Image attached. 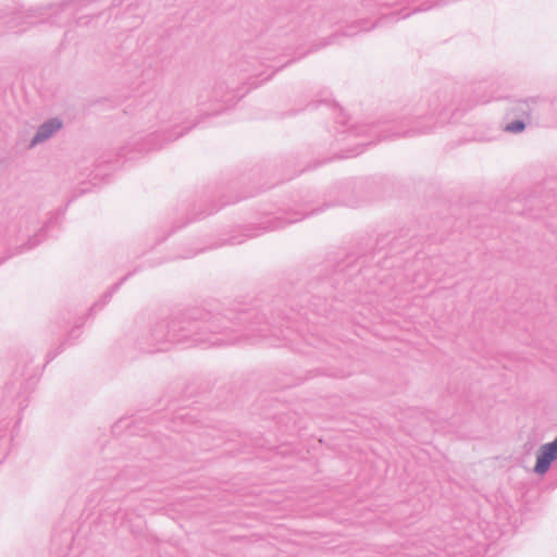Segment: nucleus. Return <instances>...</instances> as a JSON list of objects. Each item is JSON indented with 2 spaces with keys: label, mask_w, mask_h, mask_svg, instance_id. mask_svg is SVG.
<instances>
[{
  "label": "nucleus",
  "mask_w": 557,
  "mask_h": 557,
  "mask_svg": "<svg viewBox=\"0 0 557 557\" xmlns=\"http://www.w3.org/2000/svg\"><path fill=\"white\" fill-rule=\"evenodd\" d=\"M281 327L282 324L270 322L256 308H228L223 311L190 308L170 320L157 322L149 333V346L156 348L146 350H166L168 344H182L186 348L231 345L243 337L278 336L283 332Z\"/></svg>",
  "instance_id": "obj_1"
},
{
  "label": "nucleus",
  "mask_w": 557,
  "mask_h": 557,
  "mask_svg": "<svg viewBox=\"0 0 557 557\" xmlns=\"http://www.w3.org/2000/svg\"><path fill=\"white\" fill-rule=\"evenodd\" d=\"M456 103L457 100L451 92L445 90L433 95L421 107L407 109L394 120L355 126L349 132L356 136L377 137L376 141L429 134L433 129V124L424 123L423 120L433 115L441 116L448 110L457 111L468 108L461 104V100H458V104Z\"/></svg>",
  "instance_id": "obj_2"
},
{
  "label": "nucleus",
  "mask_w": 557,
  "mask_h": 557,
  "mask_svg": "<svg viewBox=\"0 0 557 557\" xmlns=\"http://www.w3.org/2000/svg\"><path fill=\"white\" fill-rule=\"evenodd\" d=\"M64 214L65 209L55 210L40 227H37L38 215L35 212H24L12 219L0 235V264L36 248L46 238V233L61 223Z\"/></svg>",
  "instance_id": "obj_3"
},
{
  "label": "nucleus",
  "mask_w": 557,
  "mask_h": 557,
  "mask_svg": "<svg viewBox=\"0 0 557 557\" xmlns=\"http://www.w3.org/2000/svg\"><path fill=\"white\" fill-rule=\"evenodd\" d=\"M37 383L34 369L26 362L13 371L11 380L4 385V401L14 405L13 410H23L27 406V395L32 393Z\"/></svg>",
  "instance_id": "obj_4"
},
{
  "label": "nucleus",
  "mask_w": 557,
  "mask_h": 557,
  "mask_svg": "<svg viewBox=\"0 0 557 557\" xmlns=\"http://www.w3.org/2000/svg\"><path fill=\"white\" fill-rule=\"evenodd\" d=\"M245 92L237 86H231L225 81H218L210 91L198 97V104L205 107L208 102L222 103L223 107L207 111V115H218L224 108L235 104Z\"/></svg>",
  "instance_id": "obj_5"
},
{
  "label": "nucleus",
  "mask_w": 557,
  "mask_h": 557,
  "mask_svg": "<svg viewBox=\"0 0 557 557\" xmlns=\"http://www.w3.org/2000/svg\"><path fill=\"white\" fill-rule=\"evenodd\" d=\"M196 125L197 123H193L188 126H185L180 132L175 133H173V131H170L168 127L158 129L148 135L143 143H135L136 150L139 152L158 150L163 146L164 143L173 141L182 137L185 133L194 128Z\"/></svg>",
  "instance_id": "obj_6"
},
{
  "label": "nucleus",
  "mask_w": 557,
  "mask_h": 557,
  "mask_svg": "<svg viewBox=\"0 0 557 557\" xmlns=\"http://www.w3.org/2000/svg\"><path fill=\"white\" fill-rule=\"evenodd\" d=\"M323 208L313 209L310 212H280L278 214L270 216L265 221H263L260 224L259 228L262 231H275L278 228H283L288 224L299 222L309 215L321 212Z\"/></svg>",
  "instance_id": "obj_7"
},
{
  "label": "nucleus",
  "mask_w": 557,
  "mask_h": 557,
  "mask_svg": "<svg viewBox=\"0 0 557 557\" xmlns=\"http://www.w3.org/2000/svg\"><path fill=\"white\" fill-rule=\"evenodd\" d=\"M541 103H544V100L540 97H529L527 99L513 100L511 101V106L507 110L506 115H512L530 122L535 108Z\"/></svg>",
  "instance_id": "obj_8"
},
{
  "label": "nucleus",
  "mask_w": 557,
  "mask_h": 557,
  "mask_svg": "<svg viewBox=\"0 0 557 557\" xmlns=\"http://www.w3.org/2000/svg\"><path fill=\"white\" fill-rule=\"evenodd\" d=\"M63 126V122L59 117H51L40 124L37 132L29 141L28 147L34 148L37 145L50 139Z\"/></svg>",
  "instance_id": "obj_9"
},
{
  "label": "nucleus",
  "mask_w": 557,
  "mask_h": 557,
  "mask_svg": "<svg viewBox=\"0 0 557 557\" xmlns=\"http://www.w3.org/2000/svg\"><path fill=\"white\" fill-rule=\"evenodd\" d=\"M367 24L368 22L366 20L352 22L351 24L347 25L346 28L341 34L335 33L332 36L325 38L324 41L321 44V47H325L327 45L336 42L339 36L351 37L357 35L361 30H368L374 27V24H372L370 27H367Z\"/></svg>",
  "instance_id": "obj_10"
},
{
  "label": "nucleus",
  "mask_w": 557,
  "mask_h": 557,
  "mask_svg": "<svg viewBox=\"0 0 557 557\" xmlns=\"http://www.w3.org/2000/svg\"><path fill=\"white\" fill-rule=\"evenodd\" d=\"M447 3V0H440V1H435V2H429V1H425L423 2L422 4L413 8L412 10L410 11H406V8L405 9H401L400 11H395L391 14V16L393 18H395L396 21L400 20V18H406L408 16H410L412 13H417V12H425V11H429L431 10L432 8H436V7H443Z\"/></svg>",
  "instance_id": "obj_11"
},
{
  "label": "nucleus",
  "mask_w": 557,
  "mask_h": 557,
  "mask_svg": "<svg viewBox=\"0 0 557 557\" xmlns=\"http://www.w3.org/2000/svg\"><path fill=\"white\" fill-rule=\"evenodd\" d=\"M133 273H134V272H128V273H127L126 275H124V276H123V277H122L117 283H115V284H114V285H113V286H112V287H111L107 293H104V294L102 295L101 299H100L98 302H96V304L90 308V310H89V314H92V312H94V310H95V308H96V307H100V308H102L103 306H106V305L110 301V299H111L112 295H113L116 290H119V288H120V287H121V286H122V285H123V284H124V283H125V282H126L131 276H132V275H133Z\"/></svg>",
  "instance_id": "obj_12"
},
{
  "label": "nucleus",
  "mask_w": 557,
  "mask_h": 557,
  "mask_svg": "<svg viewBox=\"0 0 557 557\" xmlns=\"http://www.w3.org/2000/svg\"><path fill=\"white\" fill-rule=\"evenodd\" d=\"M334 281V277L323 278L321 282H319L317 287H312L315 290L312 297L320 298L321 296H323L324 299L329 297H334V295L332 294Z\"/></svg>",
  "instance_id": "obj_13"
},
{
  "label": "nucleus",
  "mask_w": 557,
  "mask_h": 557,
  "mask_svg": "<svg viewBox=\"0 0 557 557\" xmlns=\"http://www.w3.org/2000/svg\"><path fill=\"white\" fill-rule=\"evenodd\" d=\"M527 127V121L523 119L517 117L516 120L507 123L504 126V131L510 134H520L522 133Z\"/></svg>",
  "instance_id": "obj_14"
},
{
  "label": "nucleus",
  "mask_w": 557,
  "mask_h": 557,
  "mask_svg": "<svg viewBox=\"0 0 557 557\" xmlns=\"http://www.w3.org/2000/svg\"><path fill=\"white\" fill-rule=\"evenodd\" d=\"M374 143H375V141L370 140V141H368V143H366V144L357 145L355 148H352V149L348 150L345 154H341V156H338V158L344 159V158H351V157H356V156H358V154L362 153L366 147L371 146V145H373Z\"/></svg>",
  "instance_id": "obj_15"
},
{
  "label": "nucleus",
  "mask_w": 557,
  "mask_h": 557,
  "mask_svg": "<svg viewBox=\"0 0 557 557\" xmlns=\"http://www.w3.org/2000/svg\"><path fill=\"white\" fill-rule=\"evenodd\" d=\"M518 206H519V202H518V201L512 202V203H511V207H510V212H512V213H517V214H528V215H529V216H531V218H540V216H541V214H539V213H533L531 208H530V209H529V211L527 212V211H524V210H520V209L518 208Z\"/></svg>",
  "instance_id": "obj_16"
},
{
  "label": "nucleus",
  "mask_w": 557,
  "mask_h": 557,
  "mask_svg": "<svg viewBox=\"0 0 557 557\" xmlns=\"http://www.w3.org/2000/svg\"><path fill=\"white\" fill-rule=\"evenodd\" d=\"M8 418H9V414L5 413L4 411H1L0 412V442L2 441V437H3V434H4V431L8 426Z\"/></svg>",
  "instance_id": "obj_17"
},
{
  "label": "nucleus",
  "mask_w": 557,
  "mask_h": 557,
  "mask_svg": "<svg viewBox=\"0 0 557 557\" xmlns=\"http://www.w3.org/2000/svg\"><path fill=\"white\" fill-rule=\"evenodd\" d=\"M333 110L336 113V116H335L336 123L345 125V123H346V115L343 112V109L339 108L338 106H333Z\"/></svg>",
  "instance_id": "obj_18"
},
{
  "label": "nucleus",
  "mask_w": 557,
  "mask_h": 557,
  "mask_svg": "<svg viewBox=\"0 0 557 557\" xmlns=\"http://www.w3.org/2000/svg\"><path fill=\"white\" fill-rule=\"evenodd\" d=\"M65 342L61 343L60 346L55 350H50L47 354V362L52 361L58 355H60L63 350Z\"/></svg>",
  "instance_id": "obj_19"
},
{
  "label": "nucleus",
  "mask_w": 557,
  "mask_h": 557,
  "mask_svg": "<svg viewBox=\"0 0 557 557\" xmlns=\"http://www.w3.org/2000/svg\"><path fill=\"white\" fill-rule=\"evenodd\" d=\"M79 329H81V325H76L75 327H73L69 333V338L79 337V335H81Z\"/></svg>",
  "instance_id": "obj_20"
},
{
  "label": "nucleus",
  "mask_w": 557,
  "mask_h": 557,
  "mask_svg": "<svg viewBox=\"0 0 557 557\" xmlns=\"http://www.w3.org/2000/svg\"><path fill=\"white\" fill-rule=\"evenodd\" d=\"M244 242V239H239L237 236H232L227 239L230 245H239Z\"/></svg>",
  "instance_id": "obj_21"
},
{
  "label": "nucleus",
  "mask_w": 557,
  "mask_h": 557,
  "mask_svg": "<svg viewBox=\"0 0 557 557\" xmlns=\"http://www.w3.org/2000/svg\"><path fill=\"white\" fill-rule=\"evenodd\" d=\"M89 22V17L88 16H82L77 20V25H87Z\"/></svg>",
  "instance_id": "obj_22"
},
{
  "label": "nucleus",
  "mask_w": 557,
  "mask_h": 557,
  "mask_svg": "<svg viewBox=\"0 0 557 557\" xmlns=\"http://www.w3.org/2000/svg\"><path fill=\"white\" fill-rule=\"evenodd\" d=\"M228 202H223L220 207H214L212 208L210 211H208L205 215H208V214H212L213 212L218 211L220 208H222L223 206L227 205Z\"/></svg>",
  "instance_id": "obj_23"
},
{
  "label": "nucleus",
  "mask_w": 557,
  "mask_h": 557,
  "mask_svg": "<svg viewBox=\"0 0 557 557\" xmlns=\"http://www.w3.org/2000/svg\"><path fill=\"white\" fill-rule=\"evenodd\" d=\"M490 99L488 98H476L473 100V103H485V102H488Z\"/></svg>",
  "instance_id": "obj_24"
},
{
  "label": "nucleus",
  "mask_w": 557,
  "mask_h": 557,
  "mask_svg": "<svg viewBox=\"0 0 557 557\" xmlns=\"http://www.w3.org/2000/svg\"><path fill=\"white\" fill-rule=\"evenodd\" d=\"M257 235H258V233H256V232L245 234L246 237H255Z\"/></svg>",
  "instance_id": "obj_25"
},
{
  "label": "nucleus",
  "mask_w": 557,
  "mask_h": 557,
  "mask_svg": "<svg viewBox=\"0 0 557 557\" xmlns=\"http://www.w3.org/2000/svg\"><path fill=\"white\" fill-rule=\"evenodd\" d=\"M343 270H344V267H342V265H337V267H336V270H335V274H337V273L342 272Z\"/></svg>",
  "instance_id": "obj_26"
},
{
  "label": "nucleus",
  "mask_w": 557,
  "mask_h": 557,
  "mask_svg": "<svg viewBox=\"0 0 557 557\" xmlns=\"http://www.w3.org/2000/svg\"><path fill=\"white\" fill-rule=\"evenodd\" d=\"M171 122H173V123L171 124V127H172V128H174V129H176V127H177L176 120H171Z\"/></svg>",
  "instance_id": "obj_27"
},
{
  "label": "nucleus",
  "mask_w": 557,
  "mask_h": 557,
  "mask_svg": "<svg viewBox=\"0 0 557 557\" xmlns=\"http://www.w3.org/2000/svg\"><path fill=\"white\" fill-rule=\"evenodd\" d=\"M255 76H257V74H252V75H250V76H248V77H246V78H247V79H252Z\"/></svg>",
  "instance_id": "obj_28"
},
{
  "label": "nucleus",
  "mask_w": 557,
  "mask_h": 557,
  "mask_svg": "<svg viewBox=\"0 0 557 557\" xmlns=\"http://www.w3.org/2000/svg\"><path fill=\"white\" fill-rule=\"evenodd\" d=\"M310 306H312L314 309L317 307V305L314 302H310Z\"/></svg>",
  "instance_id": "obj_29"
},
{
  "label": "nucleus",
  "mask_w": 557,
  "mask_h": 557,
  "mask_svg": "<svg viewBox=\"0 0 557 557\" xmlns=\"http://www.w3.org/2000/svg\"><path fill=\"white\" fill-rule=\"evenodd\" d=\"M528 202L532 205L533 203V199H528Z\"/></svg>",
  "instance_id": "obj_30"
}]
</instances>
